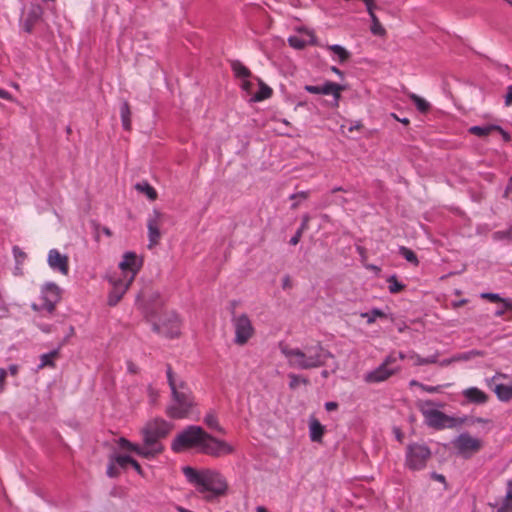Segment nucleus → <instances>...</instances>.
I'll use <instances>...</instances> for the list:
<instances>
[{"mask_svg": "<svg viewBox=\"0 0 512 512\" xmlns=\"http://www.w3.org/2000/svg\"><path fill=\"white\" fill-rule=\"evenodd\" d=\"M171 449L176 453L195 449L212 457H222L234 452L233 446L228 442L213 437L197 425H189L179 432L171 443Z\"/></svg>", "mask_w": 512, "mask_h": 512, "instance_id": "nucleus-1", "label": "nucleus"}, {"mask_svg": "<svg viewBox=\"0 0 512 512\" xmlns=\"http://www.w3.org/2000/svg\"><path fill=\"white\" fill-rule=\"evenodd\" d=\"M280 351L287 358L290 367L301 370L323 367L328 359L334 358L320 342L305 346L303 349L289 348L285 345L280 347Z\"/></svg>", "mask_w": 512, "mask_h": 512, "instance_id": "nucleus-2", "label": "nucleus"}, {"mask_svg": "<svg viewBox=\"0 0 512 512\" xmlns=\"http://www.w3.org/2000/svg\"><path fill=\"white\" fill-rule=\"evenodd\" d=\"M188 482L194 485L199 493H209L205 496L207 500L225 494L227 483L222 475L216 471L203 470L198 471L190 466L182 468Z\"/></svg>", "mask_w": 512, "mask_h": 512, "instance_id": "nucleus-3", "label": "nucleus"}, {"mask_svg": "<svg viewBox=\"0 0 512 512\" xmlns=\"http://www.w3.org/2000/svg\"><path fill=\"white\" fill-rule=\"evenodd\" d=\"M172 426L163 419L149 421L141 430L144 447L148 453V459L154 458L163 452L164 446L161 439L165 438Z\"/></svg>", "mask_w": 512, "mask_h": 512, "instance_id": "nucleus-4", "label": "nucleus"}, {"mask_svg": "<svg viewBox=\"0 0 512 512\" xmlns=\"http://www.w3.org/2000/svg\"><path fill=\"white\" fill-rule=\"evenodd\" d=\"M434 405V402L431 400L422 401L418 404L427 425L435 429H443L453 426L454 419L439 410L432 409Z\"/></svg>", "mask_w": 512, "mask_h": 512, "instance_id": "nucleus-5", "label": "nucleus"}, {"mask_svg": "<svg viewBox=\"0 0 512 512\" xmlns=\"http://www.w3.org/2000/svg\"><path fill=\"white\" fill-rule=\"evenodd\" d=\"M193 406L191 391L177 392L173 388L172 403L167 407L166 413L169 417L182 419L188 417Z\"/></svg>", "mask_w": 512, "mask_h": 512, "instance_id": "nucleus-6", "label": "nucleus"}, {"mask_svg": "<svg viewBox=\"0 0 512 512\" xmlns=\"http://www.w3.org/2000/svg\"><path fill=\"white\" fill-rule=\"evenodd\" d=\"M431 450L425 444L413 443L406 448V466L413 471L422 470L431 458Z\"/></svg>", "mask_w": 512, "mask_h": 512, "instance_id": "nucleus-7", "label": "nucleus"}, {"mask_svg": "<svg viewBox=\"0 0 512 512\" xmlns=\"http://www.w3.org/2000/svg\"><path fill=\"white\" fill-rule=\"evenodd\" d=\"M400 370V366L397 364V357L395 354H390L385 358L383 363L374 370L368 372L364 380L367 383H379L387 380L389 377L394 375Z\"/></svg>", "mask_w": 512, "mask_h": 512, "instance_id": "nucleus-8", "label": "nucleus"}, {"mask_svg": "<svg viewBox=\"0 0 512 512\" xmlns=\"http://www.w3.org/2000/svg\"><path fill=\"white\" fill-rule=\"evenodd\" d=\"M454 447L457 449L458 454L463 458H471L474 454L479 452L483 446L480 439L472 437L468 433L460 434L453 442Z\"/></svg>", "mask_w": 512, "mask_h": 512, "instance_id": "nucleus-9", "label": "nucleus"}, {"mask_svg": "<svg viewBox=\"0 0 512 512\" xmlns=\"http://www.w3.org/2000/svg\"><path fill=\"white\" fill-rule=\"evenodd\" d=\"M232 323L235 331L234 342L244 345L254 334V327L247 314L233 316Z\"/></svg>", "mask_w": 512, "mask_h": 512, "instance_id": "nucleus-10", "label": "nucleus"}, {"mask_svg": "<svg viewBox=\"0 0 512 512\" xmlns=\"http://www.w3.org/2000/svg\"><path fill=\"white\" fill-rule=\"evenodd\" d=\"M304 90L311 94L331 95L333 97L332 105L337 107L344 87L332 81H325L322 85H305Z\"/></svg>", "mask_w": 512, "mask_h": 512, "instance_id": "nucleus-11", "label": "nucleus"}, {"mask_svg": "<svg viewBox=\"0 0 512 512\" xmlns=\"http://www.w3.org/2000/svg\"><path fill=\"white\" fill-rule=\"evenodd\" d=\"M165 217V214L161 213L157 209H154L152 213L149 214L147 220L149 248H152L159 243L161 239L160 227L163 225Z\"/></svg>", "mask_w": 512, "mask_h": 512, "instance_id": "nucleus-12", "label": "nucleus"}, {"mask_svg": "<svg viewBox=\"0 0 512 512\" xmlns=\"http://www.w3.org/2000/svg\"><path fill=\"white\" fill-rule=\"evenodd\" d=\"M41 298L43 300L42 308L49 313L55 310L56 304L61 299V289L53 282H48L41 289Z\"/></svg>", "mask_w": 512, "mask_h": 512, "instance_id": "nucleus-13", "label": "nucleus"}, {"mask_svg": "<svg viewBox=\"0 0 512 512\" xmlns=\"http://www.w3.org/2000/svg\"><path fill=\"white\" fill-rule=\"evenodd\" d=\"M141 262L138 261L137 256L133 252H126L123 255L122 261L119 263V268L122 270V279L132 283L136 274L140 270Z\"/></svg>", "mask_w": 512, "mask_h": 512, "instance_id": "nucleus-14", "label": "nucleus"}, {"mask_svg": "<svg viewBox=\"0 0 512 512\" xmlns=\"http://www.w3.org/2000/svg\"><path fill=\"white\" fill-rule=\"evenodd\" d=\"M47 263L53 271H57L62 275L69 273V258L67 255L62 254L59 250L50 249L47 256Z\"/></svg>", "mask_w": 512, "mask_h": 512, "instance_id": "nucleus-15", "label": "nucleus"}, {"mask_svg": "<svg viewBox=\"0 0 512 512\" xmlns=\"http://www.w3.org/2000/svg\"><path fill=\"white\" fill-rule=\"evenodd\" d=\"M110 282L113 288L108 296V304L110 306H115L121 300L131 283H128V281L122 279L121 277H112Z\"/></svg>", "mask_w": 512, "mask_h": 512, "instance_id": "nucleus-16", "label": "nucleus"}, {"mask_svg": "<svg viewBox=\"0 0 512 512\" xmlns=\"http://www.w3.org/2000/svg\"><path fill=\"white\" fill-rule=\"evenodd\" d=\"M168 324L153 323V330L169 338H174L179 335V320L176 315H172Z\"/></svg>", "mask_w": 512, "mask_h": 512, "instance_id": "nucleus-17", "label": "nucleus"}, {"mask_svg": "<svg viewBox=\"0 0 512 512\" xmlns=\"http://www.w3.org/2000/svg\"><path fill=\"white\" fill-rule=\"evenodd\" d=\"M43 10L40 6H33L26 18L22 21L21 27L26 33H31L35 24L40 20Z\"/></svg>", "mask_w": 512, "mask_h": 512, "instance_id": "nucleus-18", "label": "nucleus"}, {"mask_svg": "<svg viewBox=\"0 0 512 512\" xmlns=\"http://www.w3.org/2000/svg\"><path fill=\"white\" fill-rule=\"evenodd\" d=\"M462 395L468 402L474 404H485L489 399L488 395L477 387H469L463 390Z\"/></svg>", "mask_w": 512, "mask_h": 512, "instance_id": "nucleus-19", "label": "nucleus"}, {"mask_svg": "<svg viewBox=\"0 0 512 512\" xmlns=\"http://www.w3.org/2000/svg\"><path fill=\"white\" fill-rule=\"evenodd\" d=\"M166 375H167L168 384H169L172 394H173V388L177 392L190 391V389L187 386V383L174 374V372L169 364L167 365Z\"/></svg>", "mask_w": 512, "mask_h": 512, "instance_id": "nucleus-20", "label": "nucleus"}, {"mask_svg": "<svg viewBox=\"0 0 512 512\" xmlns=\"http://www.w3.org/2000/svg\"><path fill=\"white\" fill-rule=\"evenodd\" d=\"M324 434V426L316 419L311 418L309 421V435L313 442H320Z\"/></svg>", "mask_w": 512, "mask_h": 512, "instance_id": "nucleus-21", "label": "nucleus"}, {"mask_svg": "<svg viewBox=\"0 0 512 512\" xmlns=\"http://www.w3.org/2000/svg\"><path fill=\"white\" fill-rule=\"evenodd\" d=\"M118 445L121 449L129 450L135 452L137 455L147 458L148 459V453L146 452V449L143 446H140L138 444H134L127 440L126 438L121 437L118 440Z\"/></svg>", "mask_w": 512, "mask_h": 512, "instance_id": "nucleus-22", "label": "nucleus"}, {"mask_svg": "<svg viewBox=\"0 0 512 512\" xmlns=\"http://www.w3.org/2000/svg\"><path fill=\"white\" fill-rule=\"evenodd\" d=\"M497 398L502 402H508L512 399V383L511 384H496L493 388Z\"/></svg>", "mask_w": 512, "mask_h": 512, "instance_id": "nucleus-23", "label": "nucleus"}, {"mask_svg": "<svg viewBox=\"0 0 512 512\" xmlns=\"http://www.w3.org/2000/svg\"><path fill=\"white\" fill-rule=\"evenodd\" d=\"M230 64H231V69L237 78H240L243 80V79L251 77V71L245 65H243L239 60H232L230 62Z\"/></svg>", "mask_w": 512, "mask_h": 512, "instance_id": "nucleus-24", "label": "nucleus"}, {"mask_svg": "<svg viewBox=\"0 0 512 512\" xmlns=\"http://www.w3.org/2000/svg\"><path fill=\"white\" fill-rule=\"evenodd\" d=\"M12 253L16 262L15 266V275H22V268L21 265L25 262L27 258V254L19 247V246H13Z\"/></svg>", "mask_w": 512, "mask_h": 512, "instance_id": "nucleus-25", "label": "nucleus"}, {"mask_svg": "<svg viewBox=\"0 0 512 512\" xmlns=\"http://www.w3.org/2000/svg\"><path fill=\"white\" fill-rule=\"evenodd\" d=\"M120 116L123 128L129 131L131 129V110L127 101H123L120 106Z\"/></svg>", "mask_w": 512, "mask_h": 512, "instance_id": "nucleus-26", "label": "nucleus"}, {"mask_svg": "<svg viewBox=\"0 0 512 512\" xmlns=\"http://www.w3.org/2000/svg\"><path fill=\"white\" fill-rule=\"evenodd\" d=\"M494 129H498L497 125L488 124V125H484V126H471L468 129V132L471 133L472 135L483 138V137L488 136L491 132H493Z\"/></svg>", "mask_w": 512, "mask_h": 512, "instance_id": "nucleus-27", "label": "nucleus"}, {"mask_svg": "<svg viewBox=\"0 0 512 512\" xmlns=\"http://www.w3.org/2000/svg\"><path fill=\"white\" fill-rule=\"evenodd\" d=\"M135 189L144 193L151 201H154L157 198L156 190L147 181L136 183Z\"/></svg>", "mask_w": 512, "mask_h": 512, "instance_id": "nucleus-28", "label": "nucleus"}, {"mask_svg": "<svg viewBox=\"0 0 512 512\" xmlns=\"http://www.w3.org/2000/svg\"><path fill=\"white\" fill-rule=\"evenodd\" d=\"M439 355V352H435L428 357H421L420 355L414 353L410 356V359L414 361L415 365H428L437 363Z\"/></svg>", "mask_w": 512, "mask_h": 512, "instance_id": "nucleus-29", "label": "nucleus"}, {"mask_svg": "<svg viewBox=\"0 0 512 512\" xmlns=\"http://www.w3.org/2000/svg\"><path fill=\"white\" fill-rule=\"evenodd\" d=\"M309 220L310 217L307 214L302 217L300 227L297 229L296 233L291 237L289 241L291 245H297L300 242L303 232L308 229Z\"/></svg>", "mask_w": 512, "mask_h": 512, "instance_id": "nucleus-30", "label": "nucleus"}, {"mask_svg": "<svg viewBox=\"0 0 512 512\" xmlns=\"http://www.w3.org/2000/svg\"><path fill=\"white\" fill-rule=\"evenodd\" d=\"M309 40L303 39L299 36H290L288 38L289 45L295 49H303L307 44H313L314 43V36L312 34H309Z\"/></svg>", "mask_w": 512, "mask_h": 512, "instance_id": "nucleus-31", "label": "nucleus"}, {"mask_svg": "<svg viewBox=\"0 0 512 512\" xmlns=\"http://www.w3.org/2000/svg\"><path fill=\"white\" fill-rule=\"evenodd\" d=\"M409 98L413 101V103L415 104V106L419 112L427 113L430 110L431 105L424 98H422L414 93H410Z\"/></svg>", "mask_w": 512, "mask_h": 512, "instance_id": "nucleus-32", "label": "nucleus"}, {"mask_svg": "<svg viewBox=\"0 0 512 512\" xmlns=\"http://www.w3.org/2000/svg\"><path fill=\"white\" fill-rule=\"evenodd\" d=\"M327 48L338 57L340 63L346 62L351 56L350 52L341 45L333 44L329 45Z\"/></svg>", "mask_w": 512, "mask_h": 512, "instance_id": "nucleus-33", "label": "nucleus"}, {"mask_svg": "<svg viewBox=\"0 0 512 512\" xmlns=\"http://www.w3.org/2000/svg\"><path fill=\"white\" fill-rule=\"evenodd\" d=\"M484 353L479 350H470L463 353H458L456 355H453L455 362H461V361H469L476 357L483 356Z\"/></svg>", "mask_w": 512, "mask_h": 512, "instance_id": "nucleus-34", "label": "nucleus"}, {"mask_svg": "<svg viewBox=\"0 0 512 512\" xmlns=\"http://www.w3.org/2000/svg\"><path fill=\"white\" fill-rule=\"evenodd\" d=\"M204 423L207 425L208 428L214 429L216 431L222 432L223 429L219 425L218 419L216 414L213 411H209L205 417H204Z\"/></svg>", "mask_w": 512, "mask_h": 512, "instance_id": "nucleus-35", "label": "nucleus"}, {"mask_svg": "<svg viewBox=\"0 0 512 512\" xmlns=\"http://www.w3.org/2000/svg\"><path fill=\"white\" fill-rule=\"evenodd\" d=\"M259 84L260 89L253 97L254 101H262L268 99L272 95V89L269 86L264 84L261 80H259Z\"/></svg>", "mask_w": 512, "mask_h": 512, "instance_id": "nucleus-36", "label": "nucleus"}, {"mask_svg": "<svg viewBox=\"0 0 512 512\" xmlns=\"http://www.w3.org/2000/svg\"><path fill=\"white\" fill-rule=\"evenodd\" d=\"M361 317L362 318H366L368 324H372V323L375 322V320L377 318H384V317H386V314L381 309H379V308H373L369 312L362 313Z\"/></svg>", "mask_w": 512, "mask_h": 512, "instance_id": "nucleus-37", "label": "nucleus"}, {"mask_svg": "<svg viewBox=\"0 0 512 512\" xmlns=\"http://www.w3.org/2000/svg\"><path fill=\"white\" fill-rule=\"evenodd\" d=\"M58 355V350H53L49 353L43 354L40 357V364L38 366L39 369H42L46 366H54L53 358Z\"/></svg>", "mask_w": 512, "mask_h": 512, "instance_id": "nucleus-38", "label": "nucleus"}, {"mask_svg": "<svg viewBox=\"0 0 512 512\" xmlns=\"http://www.w3.org/2000/svg\"><path fill=\"white\" fill-rule=\"evenodd\" d=\"M399 254L405 258L408 262L414 264V265H418V258L416 256V254L409 248L405 247V246H400L399 247Z\"/></svg>", "mask_w": 512, "mask_h": 512, "instance_id": "nucleus-39", "label": "nucleus"}, {"mask_svg": "<svg viewBox=\"0 0 512 512\" xmlns=\"http://www.w3.org/2000/svg\"><path fill=\"white\" fill-rule=\"evenodd\" d=\"M370 19L372 22V24H371L372 34L377 35V36H384L386 34V30L381 25L378 17L376 15H372V17H370Z\"/></svg>", "mask_w": 512, "mask_h": 512, "instance_id": "nucleus-40", "label": "nucleus"}, {"mask_svg": "<svg viewBox=\"0 0 512 512\" xmlns=\"http://www.w3.org/2000/svg\"><path fill=\"white\" fill-rule=\"evenodd\" d=\"M388 289L390 293H398L402 291L405 288V285L400 283L395 275H392L388 278Z\"/></svg>", "mask_w": 512, "mask_h": 512, "instance_id": "nucleus-41", "label": "nucleus"}, {"mask_svg": "<svg viewBox=\"0 0 512 512\" xmlns=\"http://www.w3.org/2000/svg\"><path fill=\"white\" fill-rule=\"evenodd\" d=\"M113 461L121 468H126L127 465H131L133 458L129 455H114L111 456Z\"/></svg>", "mask_w": 512, "mask_h": 512, "instance_id": "nucleus-42", "label": "nucleus"}, {"mask_svg": "<svg viewBox=\"0 0 512 512\" xmlns=\"http://www.w3.org/2000/svg\"><path fill=\"white\" fill-rule=\"evenodd\" d=\"M288 377L290 379L289 387L291 389H296L301 383L305 385L308 384V379L301 377L299 375L291 373L288 375Z\"/></svg>", "mask_w": 512, "mask_h": 512, "instance_id": "nucleus-43", "label": "nucleus"}, {"mask_svg": "<svg viewBox=\"0 0 512 512\" xmlns=\"http://www.w3.org/2000/svg\"><path fill=\"white\" fill-rule=\"evenodd\" d=\"M480 297L482 299L489 300L490 302H494V303L501 302L502 304H503V300H505V298H502L499 294L489 293V292L481 293Z\"/></svg>", "mask_w": 512, "mask_h": 512, "instance_id": "nucleus-44", "label": "nucleus"}, {"mask_svg": "<svg viewBox=\"0 0 512 512\" xmlns=\"http://www.w3.org/2000/svg\"><path fill=\"white\" fill-rule=\"evenodd\" d=\"M116 465L117 464L113 461V459L110 458V462H109L108 467H107V475L110 478H114V477H117L119 475V470L116 467Z\"/></svg>", "mask_w": 512, "mask_h": 512, "instance_id": "nucleus-45", "label": "nucleus"}, {"mask_svg": "<svg viewBox=\"0 0 512 512\" xmlns=\"http://www.w3.org/2000/svg\"><path fill=\"white\" fill-rule=\"evenodd\" d=\"M511 500H512V491L509 490L505 497V503L503 504V506L498 508L497 512H509V510H511L510 506H509V501H511Z\"/></svg>", "mask_w": 512, "mask_h": 512, "instance_id": "nucleus-46", "label": "nucleus"}, {"mask_svg": "<svg viewBox=\"0 0 512 512\" xmlns=\"http://www.w3.org/2000/svg\"><path fill=\"white\" fill-rule=\"evenodd\" d=\"M512 235V227L507 231H497L493 234L494 239L502 240L509 239V236Z\"/></svg>", "mask_w": 512, "mask_h": 512, "instance_id": "nucleus-47", "label": "nucleus"}, {"mask_svg": "<svg viewBox=\"0 0 512 512\" xmlns=\"http://www.w3.org/2000/svg\"><path fill=\"white\" fill-rule=\"evenodd\" d=\"M362 1L366 5V9H367L369 16L372 17V15H376L374 13V10L376 9V5L374 4V1L373 0H362Z\"/></svg>", "mask_w": 512, "mask_h": 512, "instance_id": "nucleus-48", "label": "nucleus"}, {"mask_svg": "<svg viewBox=\"0 0 512 512\" xmlns=\"http://www.w3.org/2000/svg\"><path fill=\"white\" fill-rule=\"evenodd\" d=\"M309 195H310L309 191H300V192H297V193H294V194L290 195L289 198L291 200L297 199V198L305 200V199H307L309 197Z\"/></svg>", "mask_w": 512, "mask_h": 512, "instance_id": "nucleus-49", "label": "nucleus"}, {"mask_svg": "<svg viewBox=\"0 0 512 512\" xmlns=\"http://www.w3.org/2000/svg\"><path fill=\"white\" fill-rule=\"evenodd\" d=\"M241 87L244 91H246L247 93H251V90H252V87H253V84L252 82L249 80V78H246V79H243L242 81V84H241Z\"/></svg>", "mask_w": 512, "mask_h": 512, "instance_id": "nucleus-50", "label": "nucleus"}, {"mask_svg": "<svg viewBox=\"0 0 512 512\" xmlns=\"http://www.w3.org/2000/svg\"><path fill=\"white\" fill-rule=\"evenodd\" d=\"M512 105V84L508 86L507 93L505 95V106L509 107Z\"/></svg>", "mask_w": 512, "mask_h": 512, "instance_id": "nucleus-51", "label": "nucleus"}, {"mask_svg": "<svg viewBox=\"0 0 512 512\" xmlns=\"http://www.w3.org/2000/svg\"><path fill=\"white\" fill-rule=\"evenodd\" d=\"M497 128L498 129H494V131L499 132L505 142H509L511 140L510 134L504 129H502V127H500L499 125H497Z\"/></svg>", "mask_w": 512, "mask_h": 512, "instance_id": "nucleus-52", "label": "nucleus"}, {"mask_svg": "<svg viewBox=\"0 0 512 512\" xmlns=\"http://www.w3.org/2000/svg\"><path fill=\"white\" fill-rule=\"evenodd\" d=\"M292 287V282L290 279V276L286 275L282 279V288L283 289H290Z\"/></svg>", "mask_w": 512, "mask_h": 512, "instance_id": "nucleus-53", "label": "nucleus"}, {"mask_svg": "<svg viewBox=\"0 0 512 512\" xmlns=\"http://www.w3.org/2000/svg\"><path fill=\"white\" fill-rule=\"evenodd\" d=\"M421 389H423L424 391L428 392V393H435V392H438L440 390V386H427V385H421Z\"/></svg>", "mask_w": 512, "mask_h": 512, "instance_id": "nucleus-54", "label": "nucleus"}, {"mask_svg": "<svg viewBox=\"0 0 512 512\" xmlns=\"http://www.w3.org/2000/svg\"><path fill=\"white\" fill-rule=\"evenodd\" d=\"M131 466L135 469V471H136L139 475L144 476V472H143V470H142V468H141L140 464H139L135 459H133V460L131 461Z\"/></svg>", "mask_w": 512, "mask_h": 512, "instance_id": "nucleus-55", "label": "nucleus"}, {"mask_svg": "<svg viewBox=\"0 0 512 512\" xmlns=\"http://www.w3.org/2000/svg\"><path fill=\"white\" fill-rule=\"evenodd\" d=\"M431 478L440 482V483H446V479H445V476L442 475V474H438L436 472H432L431 473Z\"/></svg>", "mask_w": 512, "mask_h": 512, "instance_id": "nucleus-56", "label": "nucleus"}, {"mask_svg": "<svg viewBox=\"0 0 512 512\" xmlns=\"http://www.w3.org/2000/svg\"><path fill=\"white\" fill-rule=\"evenodd\" d=\"M8 313H9V308H8L7 304L0 303V317H5L8 315Z\"/></svg>", "mask_w": 512, "mask_h": 512, "instance_id": "nucleus-57", "label": "nucleus"}, {"mask_svg": "<svg viewBox=\"0 0 512 512\" xmlns=\"http://www.w3.org/2000/svg\"><path fill=\"white\" fill-rule=\"evenodd\" d=\"M5 378H6L5 369H0V392H2L4 389Z\"/></svg>", "mask_w": 512, "mask_h": 512, "instance_id": "nucleus-58", "label": "nucleus"}, {"mask_svg": "<svg viewBox=\"0 0 512 512\" xmlns=\"http://www.w3.org/2000/svg\"><path fill=\"white\" fill-rule=\"evenodd\" d=\"M437 363H439V365H440L441 367H446V366L451 365L452 363H455V361H454V358H453V356H452V357L447 358V359H444V360H442V361H438Z\"/></svg>", "mask_w": 512, "mask_h": 512, "instance_id": "nucleus-59", "label": "nucleus"}, {"mask_svg": "<svg viewBox=\"0 0 512 512\" xmlns=\"http://www.w3.org/2000/svg\"><path fill=\"white\" fill-rule=\"evenodd\" d=\"M338 408V404L336 402L330 401L325 403V409L327 411H333Z\"/></svg>", "mask_w": 512, "mask_h": 512, "instance_id": "nucleus-60", "label": "nucleus"}, {"mask_svg": "<svg viewBox=\"0 0 512 512\" xmlns=\"http://www.w3.org/2000/svg\"><path fill=\"white\" fill-rule=\"evenodd\" d=\"M0 98L5 100H11L12 97L8 91L0 88Z\"/></svg>", "mask_w": 512, "mask_h": 512, "instance_id": "nucleus-61", "label": "nucleus"}, {"mask_svg": "<svg viewBox=\"0 0 512 512\" xmlns=\"http://www.w3.org/2000/svg\"><path fill=\"white\" fill-rule=\"evenodd\" d=\"M391 116H392L395 120H397V121L401 122V123H402V124H404V125H408V124L410 123V121H409V119H408V118H399L395 113H392V114H391Z\"/></svg>", "mask_w": 512, "mask_h": 512, "instance_id": "nucleus-62", "label": "nucleus"}, {"mask_svg": "<svg viewBox=\"0 0 512 512\" xmlns=\"http://www.w3.org/2000/svg\"><path fill=\"white\" fill-rule=\"evenodd\" d=\"M127 368L130 373H137V371H138L137 366L132 362L127 363Z\"/></svg>", "mask_w": 512, "mask_h": 512, "instance_id": "nucleus-63", "label": "nucleus"}, {"mask_svg": "<svg viewBox=\"0 0 512 512\" xmlns=\"http://www.w3.org/2000/svg\"><path fill=\"white\" fill-rule=\"evenodd\" d=\"M503 306L505 307V309L512 310V299L505 298V300H503Z\"/></svg>", "mask_w": 512, "mask_h": 512, "instance_id": "nucleus-64", "label": "nucleus"}]
</instances>
